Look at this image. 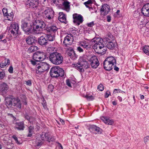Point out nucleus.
I'll use <instances>...</instances> for the list:
<instances>
[{
    "label": "nucleus",
    "instance_id": "nucleus-33",
    "mask_svg": "<svg viewBox=\"0 0 149 149\" xmlns=\"http://www.w3.org/2000/svg\"><path fill=\"white\" fill-rule=\"evenodd\" d=\"M4 17L5 18V19L8 20L10 21L12 20L13 17V12H11L10 13H8L7 15H6Z\"/></svg>",
    "mask_w": 149,
    "mask_h": 149
},
{
    "label": "nucleus",
    "instance_id": "nucleus-62",
    "mask_svg": "<svg viewBox=\"0 0 149 149\" xmlns=\"http://www.w3.org/2000/svg\"><path fill=\"white\" fill-rule=\"evenodd\" d=\"M52 1L56 5L58 4V3H57V0H52Z\"/></svg>",
    "mask_w": 149,
    "mask_h": 149
},
{
    "label": "nucleus",
    "instance_id": "nucleus-60",
    "mask_svg": "<svg viewBox=\"0 0 149 149\" xmlns=\"http://www.w3.org/2000/svg\"><path fill=\"white\" fill-rule=\"evenodd\" d=\"M117 99L119 100L120 102H121L122 100V98L119 96L117 97Z\"/></svg>",
    "mask_w": 149,
    "mask_h": 149
},
{
    "label": "nucleus",
    "instance_id": "nucleus-17",
    "mask_svg": "<svg viewBox=\"0 0 149 149\" xmlns=\"http://www.w3.org/2000/svg\"><path fill=\"white\" fill-rule=\"evenodd\" d=\"M141 12L144 16L149 17V3L146 4L143 6Z\"/></svg>",
    "mask_w": 149,
    "mask_h": 149
},
{
    "label": "nucleus",
    "instance_id": "nucleus-39",
    "mask_svg": "<svg viewBox=\"0 0 149 149\" xmlns=\"http://www.w3.org/2000/svg\"><path fill=\"white\" fill-rule=\"evenodd\" d=\"M25 118L27 120L31 123L34 121L35 119L32 117H30L28 115H26L25 116Z\"/></svg>",
    "mask_w": 149,
    "mask_h": 149
},
{
    "label": "nucleus",
    "instance_id": "nucleus-11",
    "mask_svg": "<svg viewBox=\"0 0 149 149\" xmlns=\"http://www.w3.org/2000/svg\"><path fill=\"white\" fill-rule=\"evenodd\" d=\"M45 54L43 52H37L33 55V59L36 61H42L45 58Z\"/></svg>",
    "mask_w": 149,
    "mask_h": 149
},
{
    "label": "nucleus",
    "instance_id": "nucleus-5",
    "mask_svg": "<svg viewBox=\"0 0 149 149\" xmlns=\"http://www.w3.org/2000/svg\"><path fill=\"white\" fill-rule=\"evenodd\" d=\"M50 72L51 76L53 78H57L59 76L62 77L64 74V70L58 66L52 67Z\"/></svg>",
    "mask_w": 149,
    "mask_h": 149
},
{
    "label": "nucleus",
    "instance_id": "nucleus-28",
    "mask_svg": "<svg viewBox=\"0 0 149 149\" xmlns=\"http://www.w3.org/2000/svg\"><path fill=\"white\" fill-rule=\"evenodd\" d=\"M58 28L55 25H52L47 27L46 30L48 32H53L55 33L58 30Z\"/></svg>",
    "mask_w": 149,
    "mask_h": 149
},
{
    "label": "nucleus",
    "instance_id": "nucleus-14",
    "mask_svg": "<svg viewBox=\"0 0 149 149\" xmlns=\"http://www.w3.org/2000/svg\"><path fill=\"white\" fill-rule=\"evenodd\" d=\"M74 40L68 34L65 37L63 41L64 46L65 47H68L71 45Z\"/></svg>",
    "mask_w": 149,
    "mask_h": 149
},
{
    "label": "nucleus",
    "instance_id": "nucleus-24",
    "mask_svg": "<svg viewBox=\"0 0 149 149\" xmlns=\"http://www.w3.org/2000/svg\"><path fill=\"white\" fill-rule=\"evenodd\" d=\"M83 65L82 64V62H78L77 63H74L73 64V67L78 70L79 71L81 72H84V70L83 68Z\"/></svg>",
    "mask_w": 149,
    "mask_h": 149
},
{
    "label": "nucleus",
    "instance_id": "nucleus-31",
    "mask_svg": "<svg viewBox=\"0 0 149 149\" xmlns=\"http://www.w3.org/2000/svg\"><path fill=\"white\" fill-rule=\"evenodd\" d=\"M10 62V60L8 59L5 58L4 61L0 63V67L1 68H4L7 64L8 65Z\"/></svg>",
    "mask_w": 149,
    "mask_h": 149
},
{
    "label": "nucleus",
    "instance_id": "nucleus-9",
    "mask_svg": "<svg viewBox=\"0 0 149 149\" xmlns=\"http://www.w3.org/2000/svg\"><path fill=\"white\" fill-rule=\"evenodd\" d=\"M21 27L25 32H29L32 29V24L31 21L26 19L23 20L22 21Z\"/></svg>",
    "mask_w": 149,
    "mask_h": 149
},
{
    "label": "nucleus",
    "instance_id": "nucleus-52",
    "mask_svg": "<svg viewBox=\"0 0 149 149\" xmlns=\"http://www.w3.org/2000/svg\"><path fill=\"white\" fill-rule=\"evenodd\" d=\"M121 91V90L119 89H115L113 91V93H119Z\"/></svg>",
    "mask_w": 149,
    "mask_h": 149
},
{
    "label": "nucleus",
    "instance_id": "nucleus-4",
    "mask_svg": "<svg viewBox=\"0 0 149 149\" xmlns=\"http://www.w3.org/2000/svg\"><path fill=\"white\" fill-rule=\"evenodd\" d=\"M45 26V24L42 20H36L33 24V30L35 33H40Z\"/></svg>",
    "mask_w": 149,
    "mask_h": 149
},
{
    "label": "nucleus",
    "instance_id": "nucleus-59",
    "mask_svg": "<svg viewBox=\"0 0 149 149\" xmlns=\"http://www.w3.org/2000/svg\"><path fill=\"white\" fill-rule=\"evenodd\" d=\"M45 134L44 135H43V134L41 135V139L43 141H44L45 140L44 139V137H45Z\"/></svg>",
    "mask_w": 149,
    "mask_h": 149
},
{
    "label": "nucleus",
    "instance_id": "nucleus-54",
    "mask_svg": "<svg viewBox=\"0 0 149 149\" xmlns=\"http://www.w3.org/2000/svg\"><path fill=\"white\" fill-rule=\"evenodd\" d=\"M110 94V93L108 91H107L105 94V98L108 97Z\"/></svg>",
    "mask_w": 149,
    "mask_h": 149
},
{
    "label": "nucleus",
    "instance_id": "nucleus-58",
    "mask_svg": "<svg viewBox=\"0 0 149 149\" xmlns=\"http://www.w3.org/2000/svg\"><path fill=\"white\" fill-rule=\"evenodd\" d=\"M67 0H57V3H63V2L65 1H66Z\"/></svg>",
    "mask_w": 149,
    "mask_h": 149
},
{
    "label": "nucleus",
    "instance_id": "nucleus-36",
    "mask_svg": "<svg viewBox=\"0 0 149 149\" xmlns=\"http://www.w3.org/2000/svg\"><path fill=\"white\" fill-rule=\"evenodd\" d=\"M48 134L47 133L45 134V139L46 140L48 141L49 142H50V141H54L55 139V137L54 136H52L51 138L47 136Z\"/></svg>",
    "mask_w": 149,
    "mask_h": 149
},
{
    "label": "nucleus",
    "instance_id": "nucleus-61",
    "mask_svg": "<svg viewBox=\"0 0 149 149\" xmlns=\"http://www.w3.org/2000/svg\"><path fill=\"white\" fill-rule=\"evenodd\" d=\"M112 103L114 105H116L117 104V102L116 101H114L112 102Z\"/></svg>",
    "mask_w": 149,
    "mask_h": 149
},
{
    "label": "nucleus",
    "instance_id": "nucleus-51",
    "mask_svg": "<svg viewBox=\"0 0 149 149\" xmlns=\"http://www.w3.org/2000/svg\"><path fill=\"white\" fill-rule=\"evenodd\" d=\"M66 83L67 85H68L69 87H71V85L70 82V81L69 80L67 79L66 80Z\"/></svg>",
    "mask_w": 149,
    "mask_h": 149
},
{
    "label": "nucleus",
    "instance_id": "nucleus-19",
    "mask_svg": "<svg viewBox=\"0 0 149 149\" xmlns=\"http://www.w3.org/2000/svg\"><path fill=\"white\" fill-rule=\"evenodd\" d=\"M67 54L72 60L76 59L77 58V56L76 54L72 48L68 49L67 51Z\"/></svg>",
    "mask_w": 149,
    "mask_h": 149
},
{
    "label": "nucleus",
    "instance_id": "nucleus-20",
    "mask_svg": "<svg viewBox=\"0 0 149 149\" xmlns=\"http://www.w3.org/2000/svg\"><path fill=\"white\" fill-rule=\"evenodd\" d=\"M13 97L10 96L6 97L5 101L6 104L8 107H10L13 105Z\"/></svg>",
    "mask_w": 149,
    "mask_h": 149
},
{
    "label": "nucleus",
    "instance_id": "nucleus-38",
    "mask_svg": "<svg viewBox=\"0 0 149 149\" xmlns=\"http://www.w3.org/2000/svg\"><path fill=\"white\" fill-rule=\"evenodd\" d=\"M68 34L73 39H74V38L76 36V33L74 31H72L70 33V34Z\"/></svg>",
    "mask_w": 149,
    "mask_h": 149
},
{
    "label": "nucleus",
    "instance_id": "nucleus-6",
    "mask_svg": "<svg viewBox=\"0 0 149 149\" xmlns=\"http://www.w3.org/2000/svg\"><path fill=\"white\" fill-rule=\"evenodd\" d=\"M49 68V64L45 62H40L36 66V73L41 74L42 72L48 70Z\"/></svg>",
    "mask_w": 149,
    "mask_h": 149
},
{
    "label": "nucleus",
    "instance_id": "nucleus-2",
    "mask_svg": "<svg viewBox=\"0 0 149 149\" xmlns=\"http://www.w3.org/2000/svg\"><path fill=\"white\" fill-rule=\"evenodd\" d=\"M49 58L51 63L55 65L62 63L63 59L62 55L57 52L51 53L49 55Z\"/></svg>",
    "mask_w": 149,
    "mask_h": 149
},
{
    "label": "nucleus",
    "instance_id": "nucleus-63",
    "mask_svg": "<svg viewBox=\"0 0 149 149\" xmlns=\"http://www.w3.org/2000/svg\"><path fill=\"white\" fill-rule=\"evenodd\" d=\"M13 138L16 141L18 142L17 138L16 136H13Z\"/></svg>",
    "mask_w": 149,
    "mask_h": 149
},
{
    "label": "nucleus",
    "instance_id": "nucleus-41",
    "mask_svg": "<svg viewBox=\"0 0 149 149\" xmlns=\"http://www.w3.org/2000/svg\"><path fill=\"white\" fill-rule=\"evenodd\" d=\"M92 3V1L91 0H89L88 1H87L85 2L84 3V5H85V6L87 7V8H89V5L91 4Z\"/></svg>",
    "mask_w": 149,
    "mask_h": 149
},
{
    "label": "nucleus",
    "instance_id": "nucleus-42",
    "mask_svg": "<svg viewBox=\"0 0 149 149\" xmlns=\"http://www.w3.org/2000/svg\"><path fill=\"white\" fill-rule=\"evenodd\" d=\"M36 146H40L43 143V142L40 140L36 141L35 142Z\"/></svg>",
    "mask_w": 149,
    "mask_h": 149
},
{
    "label": "nucleus",
    "instance_id": "nucleus-37",
    "mask_svg": "<svg viewBox=\"0 0 149 149\" xmlns=\"http://www.w3.org/2000/svg\"><path fill=\"white\" fill-rule=\"evenodd\" d=\"M144 53L147 55H149V46H145L143 48Z\"/></svg>",
    "mask_w": 149,
    "mask_h": 149
},
{
    "label": "nucleus",
    "instance_id": "nucleus-49",
    "mask_svg": "<svg viewBox=\"0 0 149 149\" xmlns=\"http://www.w3.org/2000/svg\"><path fill=\"white\" fill-rule=\"evenodd\" d=\"M13 69L12 66L10 67L8 71L10 73H12L13 72Z\"/></svg>",
    "mask_w": 149,
    "mask_h": 149
},
{
    "label": "nucleus",
    "instance_id": "nucleus-22",
    "mask_svg": "<svg viewBox=\"0 0 149 149\" xmlns=\"http://www.w3.org/2000/svg\"><path fill=\"white\" fill-rule=\"evenodd\" d=\"M36 38L32 36H28L26 38V41L28 45H33L35 41H36Z\"/></svg>",
    "mask_w": 149,
    "mask_h": 149
},
{
    "label": "nucleus",
    "instance_id": "nucleus-27",
    "mask_svg": "<svg viewBox=\"0 0 149 149\" xmlns=\"http://www.w3.org/2000/svg\"><path fill=\"white\" fill-rule=\"evenodd\" d=\"M70 3L68 1H65L63 2V5L64 9L67 12L69 11L70 10Z\"/></svg>",
    "mask_w": 149,
    "mask_h": 149
},
{
    "label": "nucleus",
    "instance_id": "nucleus-53",
    "mask_svg": "<svg viewBox=\"0 0 149 149\" xmlns=\"http://www.w3.org/2000/svg\"><path fill=\"white\" fill-rule=\"evenodd\" d=\"M94 25V23L93 22H92L87 24L88 26L91 27L93 26Z\"/></svg>",
    "mask_w": 149,
    "mask_h": 149
},
{
    "label": "nucleus",
    "instance_id": "nucleus-55",
    "mask_svg": "<svg viewBox=\"0 0 149 149\" xmlns=\"http://www.w3.org/2000/svg\"><path fill=\"white\" fill-rule=\"evenodd\" d=\"M111 19V17L110 15H107V21L108 22H110Z\"/></svg>",
    "mask_w": 149,
    "mask_h": 149
},
{
    "label": "nucleus",
    "instance_id": "nucleus-57",
    "mask_svg": "<svg viewBox=\"0 0 149 149\" xmlns=\"http://www.w3.org/2000/svg\"><path fill=\"white\" fill-rule=\"evenodd\" d=\"M30 62H31V63L33 65H36V61H34L31 60L30 61Z\"/></svg>",
    "mask_w": 149,
    "mask_h": 149
},
{
    "label": "nucleus",
    "instance_id": "nucleus-34",
    "mask_svg": "<svg viewBox=\"0 0 149 149\" xmlns=\"http://www.w3.org/2000/svg\"><path fill=\"white\" fill-rule=\"evenodd\" d=\"M34 128L33 126H30L29 127L28 131L29 134L27 136L28 137H31L32 136L33 133L34 132Z\"/></svg>",
    "mask_w": 149,
    "mask_h": 149
},
{
    "label": "nucleus",
    "instance_id": "nucleus-21",
    "mask_svg": "<svg viewBox=\"0 0 149 149\" xmlns=\"http://www.w3.org/2000/svg\"><path fill=\"white\" fill-rule=\"evenodd\" d=\"M8 89V85L5 83H0V91L3 93H5Z\"/></svg>",
    "mask_w": 149,
    "mask_h": 149
},
{
    "label": "nucleus",
    "instance_id": "nucleus-48",
    "mask_svg": "<svg viewBox=\"0 0 149 149\" xmlns=\"http://www.w3.org/2000/svg\"><path fill=\"white\" fill-rule=\"evenodd\" d=\"M149 140V136H147L145 137L144 138V141L145 144H146L148 141Z\"/></svg>",
    "mask_w": 149,
    "mask_h": 149
},
{
    "label": "nucleus",
    "instance_id": "nucleus-16",
    "mask_svg": "<svg viewBox=\"0 0 149 149\" xmlns=\"http://www.w3.org/2000/svg\"><path fill=\"white\" fill-rule=\"evenodd\" d=\"M89 130L91 132H92L96 134H100L102 133V129L99 127L94 125H91L89 128Z\"/></svg>",
    "mask_w": 149,
    "mask_h": 149
},
{
    "label": "nucleus",
    "instance_id": "nucleus-13",
    "mask_svg": "<svg viewBox=\"0 0 149 149\" xmlns=\"http://www.w3.org/2000/svg\"><path fill=\"white\" fill-rule=\"evenodd\" d=\"M38 0H27L26 6L29 8H36L38 6Z\"/></svg>",
    "mask_w": 149,
    "mask_h": 149
},
{
    "label": "nucleus",
    "instance_id": "nucleus-15",
    "mask_svg": "<svg viewBox=\"0 0 149 149\" xmlns=\"http://www.w3.org/2000/svg\"><path fill=\"white\" fill-rule=\"evenodd\" d=\"M73 17L74 23L79 22V23H78V25H79L80 23H82L83 21V17L81 15H79L76 13L74 14L73 15Z\"/></svg>",
    "mask_w": 149,
    "mask_h": 149
},
{
    "label": "nucleus",
    "instance_id": "nucleus-1",
    "mask_svg": "<svg viewBox=\"0 0 149 149\" xmlns=\"http://www.w3.org/2000/svg\"><path fill=\"white\" fill-rule=\"evenodd\" d=\"M92 48L98 54L103 55L107 51V47L103 43V40L100 39L93 46Z\"/></svg>",
    "mask_w": 149,
    "mask_h": 149
},
{
    "label": "nucleus",
    "instance_id": "nucleus-18",
    "mask_svg": "<svg viewBox=\"0 0 149 149\" xmlns=\"http://www.w3.org/2000/svg\"><path fill=\"white\" fill-rule=\"evenodd\" d=\"M100 10L102 15H106L110 10L109 7L107 4H104L102 6Z\"/></svg>",
    "mask_w": 149,
    "mask_h": 149
},
{
    "label": "nucleus",
    "instance_id": "nucleus-32",
    "mask_svg": "<svg viewBox=\"0 0 149 149\" xmlns=\"http://www.w3.org/2000/svg\"><path fill=\"white\" fill-rule=\"evenodd\" d=\"M39 48L38 47L35 46H32L29 47L28 51L29 53H31L35 52Z\"/></svg>",
    "mask_w": 149,
    "mask_h": 149
},
{
    "label": "nucleus",
    "instance_id": "nucleus-23",
    "mask_svg": "<svg viewBox=\"0 0 149 149\" xmlns=\"http://www.w3.org/2000/svg\"><path fill=\"white\" fill-rule=\"evenodd\" d=\"M13 105L15 106L17 109H20L21 108V104L20 100L18 98H13Z\"/></svg>",
    "mask_w": 149,
    "mask_h": 149
},
{
    "label": "nucleus",
    "instance_id": "nucleus-29",
    "mask_svg": "<svg viewBox=\"0 0 149 149\" xmlns=\"http://www.w3.org/2000/svg\"><path fill=\"white\" fill-rule=\"evenodd\" d=\"M79 45V46L84 49H87L90 47L89 43L85 41L81 42Z\"/></svg>",
    "mask_w": 149,
    "mask_h": 149
},
{
    "label": "nucleus",
    "instance_id": "nucleus-56",
    "mask_svg": "<svg viewBox=\"0 0 149 149\" xmlns=\"http://www.w3.org/2000/svg\"><path fill=\"white\" fill-rule=\"evenodd\" d=\"M114 70L116 71H118L119 70V68L116 67V66L115 65H114Z\"/></svg>",
    "mask_w": 149,
    "mask_h": 149
},
{
    "label": "nucleus",
    "instance_id": "nucleus-35",
    "mask_svg": "<svg viewBox=\"0 0 149 149\" xmlns=\"http://www.w3.org/2000/svg\"><path fill=\"white\" fill-rule=\"evenodd\" d=\"M114 42L110 41L108 42L107 47L109 49H113L114 47Z\"/></svg>",
    "mask_w": 149,
    "mask_h": 149
},
{
    "label": "nucleus",
    "instance_id": "nucleus-40",
    "mask_svg": "<svg viewBox=\"0 0 149 149\" xmlns=\"http://www.w3.org/2000/svg\"><path fill=\"white\" fill-rule=\"evenodd\" d=\"M54 89L53 86L51 84H49L48 86V91L49 92H52Z\"/></svg>",
    "mask_w": 149,
    "mask_h": 149
},
{
    "label": "nucleus",
    "instance_id": "nucleus-25",
    "mask_svg": "<svg viewBox=\"0 0 149 149\" xmlns=\"http://www.w3.org/2000/svg\"><path fill=\"white\" fill-rule=\"evenodd\" d=\"M101 120L105 124L108 125H112L113 123V121L107 117L102 116L101 117Z\"/></svg>",
    "mask_w": 149,
    "mask_h": 149
},
{
    "label": "nucleus",
    "instance_id": "nucleus-64",
    "mask_svg": "<svg viewBox=\"0 0 149 149\" xmlns=\"http://www.w3.org/2000/svg\"><path fill=\"white\" fill-rule=\"evenodd\" d=\"M60 121H61V122L63 124L64 123V121L63 120L61 119H60Z\"/></svg>",
    "mask_w": 149,
    "mask_h": 149
},
{
    "label": "nucleus",
    "instance_id": "nucleus-50",
    "mask_svg": "<svg viewBox=\"0 0 149 149\" xmlns=\"http://www.w3.org/2000/svg\"><path fill=\"white\" fill-rule=\"evenodd\" d=\"M7 10L6 8H3L2 10V11L4 15V16H5L6 15V12H7Z\"/></svg>",
    "mask_w": 149,
    "mask_h": 149
},
{
    "label": "nucleus",
    "instance_id": "nucleus-46",
    "mask_svg": "<svg viewBox=\"0 0 149 149\" xmlns=\"http://www.w3.org/2000/svg\"><path fill=\"white\" fill-rule=\"evenodd\" d=\"M5 76V73L3 72H0V80L3 79Z\"/></svg>",
    "mask_w": 149,
    "mask_h": 149
},
{
    "label": "nucleus",
    "instance_id": "nucleus-26",
    "mask_svg": "<svg viewBox=\"0 0 149 149\" xmlns=\"http://www.w3.org/2000/svg\"><path fill=\"white\" fill-rule=\"evenodd\" d=\"M59 15L58 19L60 21L62 22L65 23L66 21V16L63 12H60L59 13Z\"/></svg>",
    "mask_w": 149,
    "mask_h": 149
},
{
    "label": "nucleus",
    "instance_id": "nucleus-12",
    "mask_svg": "<svg viewBox=\"0 0 149 149\" xmlns=\"http://www.w3.org/2000/svg\"><path fill=\"white\" fill-rule=\"evenodd\" d=\"M92 68H97L99 65V61L96 56H94L92 57L89 60Z\"/></svg>",
    "mask_w": 149,
    "mask_h": 149
},
{
    "label": "nucleus",
    "instance_id": "nucleus-3",
    "mask_svg": "<svg viewBox=\"0 0 149 149\" xmlns=\"http://www.w3.org/2000/svg\"><path fill=\"white\" fill-rule=\"evenodd\" d=\"M116 60L113 56H110L107 57L104 61V67L107 71H110L112 69L114 66L116 64Z\"/></svg>",
    "mask_w": 149,
    "mask_h": 149
},
{
    "label": "nucleus",
    "instance_id": "nucleus-7",
    "mask_svg": "<svg viewBox=\"0 0 149 149\" xmlns=\"http://www.w3.org/2000/svg\"><path fill=\"white\" fill-rule=\"evenodd\" d=\"M54 39V37L52 35L47 34L45 36H42L38 39V42L41 45L45 46L48 43L49 41H52Z\"/></svg>",
    "mask_w": 149,
    "mask_h": 149
},
{
    "label": "nucleus",
    "instance_id": "nucleus-10",
    "mask_svg": "<svg viewBox=\"0 0 149 149\" xmlns=\"http://www.w3.org/2000/svg\"><path fill=\"white\" fill-rule=\"evenodd\" d=\"M19 29L18 24L16 23L13 22L11 24L9 31L12 34V36L15 38L18 35Z\"/></svg>",
    "mask_w": 149,
    "mask_h": 149
},
{
    "label": "nucleus",
    "instance_id": "nucleus-30",
    "mask_svg": "<svg viewBox=\"0 0 149 149\" xmlns=\"http://www.w3.org/2000/svg\"><path fill=\"white\" fill-rule=\"evenodd\" d=\"M15 128L18 130H23L24 128L23 123L22 122L17 123L16 124Z\"/></svg>",
    "mask_w": 149,
    "mask_h": 149
},
{
    "label": "nucleus",
    "instance_id": "nucleus-45",
    "mask_svg": "<svg viewBox=\"0 0 149 149\" xmlns=\"http://www.w3.org/2000/svg\"><path fill=\"white\" fill-rule=\"evenodd\" d=\"M86 97L87 99L89 101L92 100L94 99V97L92 95L88 96V95H86Z\"/></svg>",
    "mask_w": 149,
    "mask_h": 149
},
{
    "label": "nucleus",
    "instance_id": "nucleus-47",
    "mask_svg": "<svg viewBox=\"0 0 149 149\" xmlns=\"http://www.w3.org/2000/svg\"><path fill=\"white\" fill-rule=\"evenodd\" d=\"M97 89L100 91H102L104 89V86L102 84H100L97 87Z\"/></svg>",
    "mask_w": 149,
    "mask_h": 149
},
{
    "label": "nucleus",
    "instance_id": "nucleus-43",
    "mask_svg": "<svg viewBox=\"0 0 149 149\" xmlns=\"http://www.w3.org/2000/svg\"><path fill=\"white\" fill-rule=\"evenodd\" d=\"M77 50L80 53L83 52H84L83 48H82L80 46L77 47Z\"/></svg>",
    "mask_w": 149,
    "mask_h": 149
},
{
    "label": "nucleus",
    "instance_id": "nucleus-8",
    "mask_svg": "<svg viewBox=\"0 0 149 149\" xmlns=\"http://www.w3.org/2000/svg\"><path fill=\"white\" fill-rule=\"evenodd\" d=\"M43 14L47 21L50 22L53 21L54 12L52 8H47L44 11Z\"/></svg>",
    "mask_w": 149,
    "mask_h": 149
},
{
    "label": "nucleus",
    "instance_id": "nucleus-44",
    "mask_svg": "<svg viewBox=\"0 0 149 149\" xmlns=\"http://www.w3.org/2000/svg\"><path fill=\"white\" fill-rule=\"evenodd\" d=\"M24 83L29 86H31L32 84L31 81L30 80H28L26 81H24Z\"/></svg>",
    "mask_w": 149,
    "mask_h": 149
}]
</instances>
